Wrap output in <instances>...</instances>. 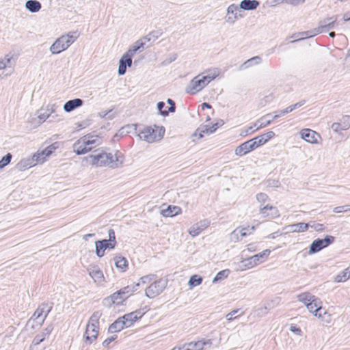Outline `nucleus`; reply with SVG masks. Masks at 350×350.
<instances>
[{"mask_svg": "<svg viewBox=\"0 0 350 350\" xmlns=\"http://www.w3.org/2000/svg\"><path fill=\"white\" fill-rule=\"evenodd\" d=\"M124 157L122 154L116 151L115 154L107 152L103 149H96L92 154L82 159V165L88 166L90 165L96 167H109L110 168H118L122 165Z\"/></svg>", "mask_w": 350, "mask_h": 350, "instance_id": "nucleus-1", "label": "nucleus"}, {"mask_svg": "<svg viewBox=\"0 0 350 350\" xmlns=\"http://www.w3.org/2000/svg\"><path fill=\"white\" fill-rule=\"evenodd\" d=\"M79 36L77 31H70L57 38L51 46L50 51L52 54H58L67 49Z\"/></svg>", "mask_w": 350, "mask_h": 350, "instance_id": "nucleus-2", "label": "nucleus"}, {"mask_svg": "<svg viewBox=\"0 0 350 350\" xmlns=\"http://www.w3.org/2000/svg\"><path fill=\"white\" fill-rule=\"evenodd\" d=\"M165 129L163 127H161L159 133H157V131L154 129L150 126H147L139 132L138 136L140 139L144 140L148 143H152L157 140L161 139L163 137Z\"/></svg>", "mask_w": 350, "mask_h": 350, "instance_id": "nucleus-3", "label": "nucleus"}, {"mask_svg": "<svg viewBox=\"0 0 350 350\" xmlns=\"http://www.w3.org/2000/svg\"><path fill=\"white\" fill-rule=\"evenodd\" d=\"M269 250H265L262 252L255 254L251 257L241 260V267L245 269L252 268L257 265L265 261L270 254Z\"/></svg>", "mask_w": 350, "mask_h": 350, "instance_id": "nucleus-4", "label": "nucleus"}, {"mask_svg": "<svg viewBox=\"0 0 350 350\" xmlns=\"http://www.w3.org/2000/svg\"><path fill=\"white\" fill-rule=\"evenodd\" d=\"M167 284V280L160 278L157 280L152 281L150 285L146 288L145 295L148 298L152 299L160 295Z\"/></svg>", "mask_w": 350, "mask_h": 350, "instance_id": "nucleus-5", "label": "nucleus"}, {"mask_svg": "<svg viewBox=\"0 0 350 350\" xmlns=\"http://www.w3.org/2000/svg\"><path fill=\"white\" fill-rule=\"evenodd\" d=\"M208 84L204 76L198 75L192 79L185 88V92L190 94H195Z\"/></svg>", "mask_w": 350, "mask_h": 350, "instance_id": "nucleus-6", "label": "nucleus"}, {"mask_svg": "<svg viewBox=\"0 0 350 350\" xmlns=\"http://www.w3.org/2000/svg\"><path fill=\"white\" fill-rule=\"evenodd\" d=\"M45 161V157L40 158L39 154H34L31 158H26L21 159L16 165L18 171H25L29 167L34 166L38 163H43Z\"/></svg>", "mask_w": 350, "mask_h": 350, "instance_id": "nucleus-7", "label": "nucleus"}, {"mask_svg": "<svg viewBox=\"0 0 350 350\" xmlns=\"http://www.w3.org/2000/svg\"><path fill=\"white\" fill-rule=\"evenodd\" d=\"M336 16H332L321 20L319 22L318 27L314 29V33H321L334 29L336 25Z\"/></svg>", "mask_w": 350, "mask_h": 350, "instance_id": "nucleus-8", "label": "nucleus"}, {"mask_svg": "<svg viewBox=\"0 0 350 350\" xmlns=\"http://www.w3.org/2000/svg\"><path fill=\"white\" fill-rule=\"evenodd\" d=\"M241 8L236 4L230 5L226 10L225 21L229 24H234L239 18L243 17Z\"/></svg>", "mask_w": 350, "mask_h": 350, "instance_id": "nucleus-9", "label": "nucleus"}, {"mask_svg": "<svg viewBox=\"0 0 350 350\" xmlns=\"http://www.w3.org/2000/svg\"><path fill=\"white\" fill-rule=\"evenodd\" d=\"M254 230V226L252 227L247 226L237 228L234 230H233L231 232L230 240L237 242L239 240L241 239L243 237H245L247 235L252 234Z\"/></svg>", "mask_w": 350, "mask_h": 350, "instance_id": "nucleus-10", "label": "nucleus"}, {"mask_svg": "<svg viewBox=\"0 0 350 350\" xmlns=\"http://www.w3.org/2000/svg\"><path fill=\"white\" fill-rule=\"evenodd\" d=\"M116 245L114 243L107 239H103L95 242L96 254L98 257L101 258L105 255L106 249H113Z\"/></svg>", "mask_w": 350, "mask_h": 350, "instance_id": "nucleus-11", "label": "nucleus"}, {"mask_svg": "<svg viewBox=\"0 0 350 350\" xmlns=\"http://www.w3.org/2000/svg\"><path fill=\"white\" fill-rule=\"evenodd\" d=\"M89 275L97 284H101L105 281L102 270L97 265H90L88 268Z\"/></svg>", "mask_w": 350, "mask_h": 350, "instance_id": "nucleus-12", "label": "nucleus"}, {"mask_svg": "<svg viewBox=\"0 0 350 350\" xmlns=\"http://www.w3.org/2000/svg\"><path fill=\"white\" fill-rule=\"evenodd\" d=\"M132 57L131 55L125 53L119 61L118 73L119 75H123L126 73V67H131L132 65Z\"/></svg>", "mask_w": 350, "mask_h": 350, "instance_id": "nucleus-13", "label": "nucleus"}, {"mask_svg": "<svg viewBox=\"0 0 350 350\" xmlns=\"http://www.w3.org/2000/svg\"><path fill=\"white\" fill-rule=\"evenodd\" d=\"M300 134L302 139L310 144H317L320 137L317 132L309 129H302Z\"/></svg>", "mask_w": 350, "mask_h": 350, "instance_id": "nucleus-14", "label": "nucleus"}, {"mask_svg": "<svg viewBox=\"0 0 350 350\" xmlns=\"http://www.w3.org/2000/svg\"><path fill=\"white\" fill-rule=\"evenodd\" d=\"M321 304V302L320 299L316 297L315 301H311L306 304V308L309 310V312L313 313L316 317H321L322 310H323L324 314H325V311L322 308Z\"/></svg>", "mask_w": 350, "mask_h": 350, "instance_id": "nucleus-15", "label": "nucleus"}, {"mask_svg": "<svg viewBox=\"0 0 350 350\" xmlns=\"http://www.w3.org/2000/svg\"><path fill=\"white\" fill-rule=\"evenodd\" d=\"M350 127V116H344L340 119V122H334L332 124V129L337 133L340 131L347 130Z\"/></svg>", "mask_w": 350, "mask_h": 350, "instance_id": "nucleus-16", "label": "nucleus"}, {"mask_svg": "<svg viewBox=\"0 0 350 350\" xmlns=\"http://www.w3.org/2000/svg\"><path fill=\"white\" fill-rule=\"evenodd\" d=\"M260 213L263 217L273 219L279 216L278 211L276 207L271 205L260 206Z\"/></svg>", "mask_w": 350, "mask_h": 350, "instance_id": "nucleus-17", "label": "nucleus"}, {"mask_svg": "<svg viewBox=\"0 0 350 350\" xmlns=\"http://www.w3.org/2000/svg\"><path fill=\"white\" fill-rule=\"evenodd\" d=\"M209 221L207 220H202L200 222L193 225L189 229V233L192 237L198 235L202 231L206 229L209 226Z\"/></svg>", "mask_w": 350, "mask_h": 350, "instance_id": "nucleus-18", "label": "nucleus"}, {"mask_svg": "<svg viewBox=\"0 0 350 350\" xmlns=\"http://www.w3.org/2000/svg\"><path fill=\"white\" fill-rule=\"evenodd\" d=\"M72 148L73 151L78 155L85 154L92 149V147H89L86 143L85 144L82 137L73 144Z\"/></svg>", "mask_w": 350, "mask_h": 350, "instance_id": "nucleus-19", "label": "nucleus"}, {"mask_svg": "<svg viewBox=\"0 0 350 350\" xmlns=\"http://www.w3.org/2000/svg\"><path fill=\"white\" fill-rule=\"evenodd\" d=\"M254 150V148L251 141L248 140L237 147L235 149V154L241 157Z\"/></svg>", "mask_w": 350, "mask_h": 350, "instance_id": "nucleus-20", "label": "nucleus"}, {"mask_svg": "<svg viewBox=\"0 0 350 350\" xmlns=\"http://www.w3.org/2000/svg\"><path fill=\"white\" fill-rule=\"evenodd\" d=\"M98 327H90L87 325L84 334L85 342L88 344H91L97 338L98 334Z\"/></svg>", "mask_w": 350, "mask_h": 350, "instance_id": "nucleus-21", "label": "nucleus"}, {"mask_svg": "<svg viewBox=\"0 0 350 350\" xmlns=\"http://www.w3.org/2000/svg\"><path fill=\"white\" fill-rule=\"evenodd\" d=\"M83 104V100L81 98H75L72 100H69L66 102L64 105V110L66 112H71L75 109L82 106Z\"/></svg>", "mask_w": 350, "mask_h": 350, "instance_id": "nucleus-22", "label": "nucleus"}, {"mask_svg": "<svg viewBox=\"0 0 350 350\" xmlns=\"http://www.w3.org/2000/svg\"><path fill=\"white\" fill-rule=\"evenodd\" d=\"M53 329V327L52 325H48L42 331V332L41 334H37L34 337V338L33 340V344L34 345H38L39 344H40L45 339L46 337H48L50 335V334L51 333Z\"/></svg>", "mask_w": 350, "mask_h": 350, "instance_id": "nucleus-23", "label": "nucleus"}, {"mask_svg": "<svg viewBox=\"0 0 350 350\" xmlns=\"http://www.w3.org/2000/svg\"><path fill=\"white\" fill-rule=\"evenodd\" d=\"M211 345V340L191 342L190 343L186 344L187 349L185 350H202L204 346L208 345L210 347Z\"/></svg>", "mask_w": 350, "mask_h": 350, "instance_id": "nucleus-24", "label": "nucleus"}, {"mask_svg": "<svg viewBox=\"0 0 350 350\" xmlns=\"http://www.w3.org/2000/svg\"><path fill=\"white\" fill-rule=\"evenodd\" d=\"M83 142L86 145L89 147H92V148L95 146H97L101 144V139L98 135H86L83 137Z\"/></svg>", "mask_w": 350, "mask_h": 350, "instance_id": "nucleus-25", "label": "nucleus"}, {"mask_svg": "<svg viewBox=\"0 0 350 350\" xmlns=\"http://www.w3.org/2000/svg\"><path fill=\"white\" fill-rule=\"evenodd\" d=\"M181 213V208L177 206H168L166 208H162L161 213L163 217H174Z\"/></svg>", "mask_w": 350, "mask_h": 350, "instance_id": "nucleus-26", "label": "nucleus"}, {"mask_svg": "<svg viewBox=\"0 0 350 350\" xmlns=\"http://www.w3.org/2000/svg\"><path fill=\"white\" fill-rule=\"evenodd\" d=\"M259 4L260 2L257 0H243L241 1L239 7L243 10H254Z\"/></svg>", "mask_w": 350, "mask_h": 350, "instance_id": "nucleus-27", "label": "nucleus"}, {"mask_svg": "<svg viewBox=\"0 0 350 350\" xmlns=\"http://www.w3.org/2000/svg\"><path fill=\"white\" fill-rule=\"evenodd\" d=\"M124 327H126V325H124L123 319L122 317H119L109 325L108 332L109 333L118 332L123 329Z\"/></svg>", "mask_w": 350, "mask_h": 350, "instance_id": "nucleus-28", "label": "nucleus"}, {"mask_svg": "<svg viewBox=\"0 0 350 350\" xmlns=\"http://www.w3.org/2000/svg\"><path fill=\"white\" fill-rule=\"evenodd\" d=\"M61 144L60 142H55L48 147H46L44 150H42L40 152H38V154L40 156V158L45 157V159L47 157H49L56 149L59 148Z\"/></svg>", "mask_w": 350, "mask_h": 350, "instance_id": "nucleus-29", "label": "nucleus"}, {"mask_svg": "<svg viewBox=\"0 0 350 350\" xmlns=\"http://www.w3.org/2000/svg\"><path fill=\"white\" fill-rule=\"evenodd\" d=\"M162 33L163 32L161 30L152 31L146 36L142 38L141 40L144 42V44H146L147 42H154L162 35Z\"/></svg>", "mask_w": 350, "mask_h": 350, "instance_id": "nucleus-30", "label": "nucleus"}, {"mask_svg": "<svg viewBox=\"0 0 350 350\" xmlns=\"http://www.w3.org/2000/svg\"><path fill=\"white\" fill-rule=\"evenodd\" d=\"M25 8L32 13L38 12L42 8L41 3L37 0H28L25 3Z\"/></svg>", "mask_w": 350, "mask_h": 350, "instance_id": "nucleus-31", "label": "nucleus"}, {"mask_svg": "<svg viewBox=\"0 0 350 350\" xmlns=\"http://www.w3.org/2000/svg\"><path fill=\"white\" fill-rule=\"evenodd\" d=\"M144 42H143L142 40L139 39L137 40L126 53H129L131 56H133L137 51H142L144 48Z\"/></svg>", "mask_w": 350, "mask_h": 350, "instance_id": "nucleus-32", "label": "nucleus"}, {"mask_svg": "<svg viewBox=\"0 0 350 350\" xmlns=\"http://www.w3.org/2000/svg\"><path fill=\"white\" fill-rule=\"evenodd\" d=\"M297 297L298 301L302 302L306 306V304H308V303L315 301L316 298L314 295H312L308 292L301 293L298 295Z\"/></svg>", "mask_w": 350, "mask_h": 350, "instance_id": "nucleus-33", "label": "nucleus"}, {"mask_svg": "<svg viewBox=\"0 0 350 350\" xmlns=\"http://www.w3.org/2000/svg\"><path fill=\"white\" fill-rule=\"evenodd\" d=\"M102 313L100 311L94 312L90 317L87 325L90 327H98V321Z\"/></svg>", "mask_w": 350, "mask_h": 350, "instance_id": "nucleus-34", "label": "nucleus"}, {"mask_svg": "<svg viewBox=\"0 0 350 350\" xmlns=\"http://www.w3.org/2000/svg\"><path fill=\"white\" fill-rule=\"evenodd\" d=\"M310 224L306 223H297L289 226V228L292 232H302L306 231L309 228Z\"/></svg>", "mask_w": 350, "mask_h": 350, "instance_id": "nucleus-35", "label": "nucleus"}, {"mask_svg": "<svg viewBox=\"0 0 350 350\" xmlns=\"http://www.w3.org/2000/svg\"><path fill=\"white\" fill-rule=\"evenodd\" d=\"M261 62V58L259 56L253 57L245 61L241 66L240 69H245L254 65L259 64Z\"/></svg>", "mask_w": 350, "mask_h": 350, "instance_id": "nucleus-36", "label": "nucleus"}, {"mask_svg": "<svg viewBox=\"0 0 350 350\" xmlns=\"http://www.w3.org/2000/svg\"><path fill=\"white\" fill-rule=\"evenodd\" d=\"M317 34L318 33H314V29H313L312 30L303 31V32L299 33L297 34H294L292 37L295 39V41H297V40H303L304 38L313 37ZM293 42H295V40Z\"/></svg>", "mask_w": 350, "mask_h": 350, "instance_id": "nucleus-37", "label": "nucleus"}, {"mask_svg": "<svg viewBox=\"0 0 350 350\" xmlns=\"http://www.w3.org/2000/svg\"><path fill=\"white\" fill-rule=\"evenodd\" d=\"M116 267L121 271H124L127 267V260L124 257H115L113 258Z\"/></svg>", "mask_w": 350, "mask_h": 350, "instance_id": "nucleus-38", "label": "nucleus"}, {"mask_svg": "<svg viewBox=\"0 0 350 350\" xmlns=\"http://www.w3.org/2000/svg\"><path fill=\"white\" fill-rule=\"evenodd\" d=\"M124 321V325H126V327H129L134 324L135 322L137 321L133 314L131 312L126 314L121 317Z\"/></svg>", "mask_w": 350, "mask_h": 350, "instance_id": "nucleus-39", "label": "nucleus"}, {"mask_svg": "<svg viewBox=\"0 0 350 350\" xmlns=\"http://www.w3.org/2000/svg\"><path fill=\"white\" fill-rule=\"evenodd\" d=\"M323 249L321 239H315L310 245L309 254H314Z\"/></svg>", "mask_w": 350, "mask_h": 350, "instance_id": "nucleus-40", "label": "nucleus"}, {"mask_svg": "<svg viewBox=\"0 0 350 350\" xmlns=\"http://www.w3.org/2000/svg\"><path fill=\"white\" fill-rule=\"evenodd\" d=\"M269 116H270L269 113L264 116L263 117L260 118V119H258L256 122L254 124V126H256V130H258L260 129H262V128H264L268 125H269L271 122L273 121L272 119L271 120H266V121H264V120L268 117Z\"/></svg>", "mask_w": 350, "mask_h": 350, "instance_id": "nucleus-41", "label": "nucleus"}, {"mask_svg": "<svg viewBox=\"0 0 350 350\" xmlns=\"http://www.w3.org/2000/svg\"><path fill=\"white\" fill-rule=\"evenodd\" d=\"M206 75H204L208 83L219 76L220 71L218 68H213L206 71Z\"/></svg>", "mask_w": 350, "mask_h": 350, "instance_id": "nucleus-42", "label": "nucleus"}, {"mask_svg": "<svg viewBox=\"0 0 350 350\" xmlns=\"http://www.w3.org/2000/svg\"><path fill=\"white\" fill-rule=\"evenodd\" d=\"M110 299L111 300V301L113 303V304H116L118 305H119L120 304L122 303V301L123 300H124V297H123V295L122 293V292L120 291V290H119L118 291L113 293L111 296H110Z\"/></svg>", "mask_w": 350, "mask_h": 350, "instance_id": "nucleus-43", "label": "nucleus"}, {"mask_svg": "<svg viewBox=\"0 0 350 350\" xmlns=\"http://www.w3.org/2000/svg\"><path fill=\"white\" fill-rule=\"evenodd\" d=\"M39 307L43 308V317H42L41 321H39V325H42L49 313L51 312L52 306H49L48 304H42Z\"/></svg>", "mask_w": 350, "mask_h": 350, "instance_id": "nucleus-44", "label": "nucleus"}, {"mask_svg": "<svg viewBox=\"0 0 350 350\" xmlns=\"http://www.w3.org/2000/svg\"><path fill=\"white\" fill-rule=\"evenodd\" d=\"M349 278H350V275L348 274L347 269H345L342 272L336 276L334 281L336 282H343Z\"/></svg>", "mask_w": 350, "mask_h": 350, "instance_id": "nucleus-45", "label": "nucleus"}, {"mask_svg": "<svg viewBox=\"0 0 350 350\" xmlns=\"http://www.w3.org/2000/svg\"><path fill=\"white\" fill-rule=\"evenodd\" d=\"M230 273V271L228 269H225L219 271L213 280V283H216L217 282L224 280V278H226Z\"/></svg>", "mask_w": 350, "mask_h": 350, "instance_id": "nucleus-46", "label": "nucleus"}, {"mask_svg": "<svg viewBox=\"0 0 350 350\" xmlns=\"http://www.w3.org/2000/svg\"><path fill=\"white\" fill-rule=\"evenodd\" d=\"M202 282V278L198 275H193L189 280V285L191 286H196L200 285Z\"/></svg>", "mask_w": 350, "mask_h": 350, "instance_id": "nucleus-47", "label": "nucleus"}, {"mask_svg": "<svg viewBox=\"0 0 350 350\" xmlns=\"http://www.w3.org/2000/svg\"><path fill=\"white\" fill-rule=\"evenodd\" d=\"M157 278V275L155 274H148L144 276H142L139 281L142 284H150L152 281H154Z\"/></svg>", "mask_w": 350, "mask_h": 350, "instance_id": "nucleus-48", "label": "nucleus"}, {"mask_svg": "<svg viewBox=\"0 0 350 350\" xmlns=\"http://www.w3.org/2000/svg\"><path fill=\"white\" fill-rule=\"evenodd\" d=\"M50 116L46 109H41L38 111V118L40 122H44Z\"/></svg>", "mask_w": 350, "mask_h": 350, "instance_id": "nucleus-49", "label": "nucleus"}, {"mask_svg": "<svg viewBox=\"0 0 350 350\" xmlns=\"http://www.w3.org/2000/svg\"><path fill=\"white\" fill-rule=\"evenodd\" d=\"M305 0H274V2L277 4L286 3L293 6H297L299 4L303 3Z\"/></svg>", "mask_w": 350, "mask_h": 350, "instance_id": "nucleus-50", "label": "nucleus"}, {"mask_svg": "<svg viewBox=\"0 0 350 350\" xmlns=\"http://www.w3.org/2000/svg\"><path fill=\"white\" fill-rule=\"evenodd\" d=\"M42 317H43V308L38 307L34 312L31 319L36 321L37 323L39 324V321H41Z\"/></svg>", "mask_w": 350, "mask_h": 350, "instance_id": "nucleus-51", "label": "nucleus"}, {"mask_svg": "<svg viewBox=\"0 0 350 350\" xmlns=\"http://www.w3.org/2000/svg\"><path fill=\"white\" fill-rule=\"evenodd\" d=\"M120 291L123 295L124 299H126L135 292V289L130 285L121 288Z\"/></svg>", "mask_w": 350, "mask_h": 350, "instance_id": "nucleus-52", "label": "nucleus"}, {"mask_svg": "<svg viewBox=\"0 0 350 350\" xmlns=\"http://www.w3.org/2000/svg\"><path fill=\"white\" fill-rule=\"evenodd\" d=\"M12 155L10 153L6 154L3 158L0 160V169L3 168L7 165H8L12 159Z\"/></svg>", "mask_w": 350, "mask_h": 350, "instance_id": "nucleus-53", "label": "nucleus"}, {"mask_svg": "<svg viewBox=\"0 0 350 350\" xmlns=\"http://www.w3.org/2000/svg\"><path fill=\"white\" fill-rule=\"evenodd\" d=\"M275 136V133L273 131H269L266 133H264L261 135H259V138L261 139L262 144H265L269 139L273 138Z\"/></svg>", "mask_w": 350, "mask_h": 350, "instance_id": "nucleus-54", "label": "nucleus"}, {"mask_svg": "<svg viewBox=\"0 0 350 350\" xmlns=\"http://www.w3.org/2000/svg\"><path fill=\"white\" fill-rule=\"evenodd\" d=\"M323 248L332 244L334 241V237L331 235H327L324 239H321Z\"/></svg>", "mask_w": 350, "mask_h": 350, "instance_id": "nucleus-55", "label": "nucleus"}, {"mask_svg": "<svg viewBox=\"0 0 350 350\" xmlns=\"http://www.w3.org/2000/svg\"><path fill=\"white\" fill-rule=\"evenodd\" d=\"M148 311L147 307L145 306L143 308H140L139 310H136L135 311L132 312L135 318L138 320L141 319L145 313Z\"/></svg>", "mask_w": 350, "mask_h": 350, "instance_id": "nucleus-56", "label": "nucleus"}, {"mask_svg": "<svg viewBox=\"0 0 350 350\" xmlns=\"http://www.w3.org/2000/svg\"><path fill=\"white\" fill-rule=\"evenodd\" d=\"M309 224V227L313 228L315 231L321 232L325 229V226L322 224L316 223L315 221H311Z\"/></svg>", "mask_w": 350, "mask_h": 350, "instance_id": "nucleus-57", "label": "nucleus"}, {"mask_svg": "<svg viewBox=\"0 0 350 350\" xmlns=\"http://www.w3.org/2000/svg\"><path fill=\"white\" fill-rule=\"evenodd\" d=\"M350 211V205L339 206L334 208L333 212L335 213H345Z\"/></svg>", "mask_w": 350, "mask_h": 350, "instance_id": "nucleus-58", "label": "nucleus"}, {"mask_svg": "<svg viewBox=\"0 0 350 350\" xmlns=\"http://www.w3.org/2000/svg\"><path fill=\"white\" fill-rule=\"evenodd\" d=\"M157 109L160 112V114L163 116H168L169 114V111L168 110H163V109L165 107V104L164 102L163 101H160L157 103Z\"/></svg>", "mask_w": 350, "mask_h": 350, "instance_id": "nucleus-59", "label": "nucleus"}, {"mask_svg": "<svg viewBox=\"0 0 350 350\" xmlns=\"http://www.w3.org/2000/svg\"><path fill=\"white\" fill-rule=\"evenodd\" d=\"M213 129V125L209 126L208 125H204L201 127L200 133L199 134V137L202 138L203 137V133L211 134L210 132L211 130Z\"/></svg>", "mask_w": 350, "mask_h": 350, "instance_id": "nucleus-60", "label": "nucleus"}, {"mask_svg": "<svg viewBox=\"0 0 350 350\" xmlns=\"http://www.w3.org/2000/svg\"><path fill=\"white\" fill-rule=\"evenodd\" d=\"M256 200L262 206V204L268 200V196L264 193H259L256 195Z\"/></svg>", "mask_w": 350, "mask_h": 350, "instance_id": "nucleus-61", "label": "nucleus"}, {"mask_svg": "<svg viewBox=\"0 0 350 350\" xmlns=\"http://www.w3.org/2000/svg\"><path fill=\"white\" fill-rule=\"evenodd\" d=\"M59 105H56L55 103H49L46 105V109L49 113V114L51 115L56 111Z\"/></svg>", "mask_w": 350, "mask_h": 350, "instance_id": "nucleus-62", "label": "nucleus"}, {"mask_svg": "<svg viewBox=\"0 0 350 350\" xmlns=\"http://www.w3.org/2000/svg\"><path fill=\"white\" fill-rule=\"evenodd\" d=\"M289 330L297 336H302V331L296 325L291 324L290 325Z\"/></svg>", "mask_w": 350, "mask_h": 350, "instance_id": "nucleus-63", "label": "nucleus"}, {"mask_svg": "<svg viewBox=\"0 0 350 350\" xmlns=\"http://www.w3.org/2000/svg\"><path fill=\"white\" fill-rule=\"evenodd\" d=\"M253 145V147L254 148V149L257 148L258 147L263 145L262 142H261V139L259 138V137H256L254 138H252L251 139H250Z\"/></svg>", "mask_w": 350, "mask_h": 350, "instance_id": "nucleus-64", "label": "nucleus"}]
</instances>
